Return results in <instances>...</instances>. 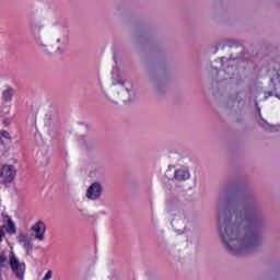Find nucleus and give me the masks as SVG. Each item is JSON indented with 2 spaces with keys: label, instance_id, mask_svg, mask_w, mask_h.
<instances>
[{
  "label": "nucleus",
  "instance_id": "nucleus-8",
  "mask_svg": "<svg viewBox=\"0 0 280 280\" xmlns=\"http://www.w3.org/2000/svg\"><path fill=\"white\" fill-rule=\"evenodd\" d=\"M12 97H14V88L8 86L3 92H2V100L4 102H11Z\"/></svg>",
  "mask_w": 280,
  "mask_h": 280
},
{
  "label": "nucleus",
  "instance_id": "nucleus-13",
  "mask_svg": "<svg viewBox=\"0 0 280 280\" xmlns=\"http://www.w3.org/2000/svg\"><path fill=\"white\" fill-rule=\"evenodd\" d=\"M258 113H261V109H260V108H258Z\"/></svg>",
  "mask_w": 280,
  "mask_h": 280
},
{
  "label": "nucleus",
  "instance_id": "nucleus-14",
  "mask_svg": "<svg viewBox=\"0 0 280 280\" xmlns=\"http://www.w3.org/2000/svg\"><path fill=\"white\" fill-rule=\"evenodd\" d=\"M277 97H279V98H280V96H279V95H277Z\"/></svg>",
  "mask_w": 280,
  "mask_h": 280
},
{
  "label": "nucleus",
  "instance_id": "nucleus-5",
  "mask_svg": "<svg viewBox=\"0 0 280 280\" xmlns=\"http://www.w3.org/2000/svg\"><path fill=\"white\" fill-rule=\"evenodd\" d=\"M102 196V185L100 183H94L88 188L86 197L90 200H97Z\"/></svg>",
  "mask_w": 280,
  "mask_h": 280
},
{
  "label": "nucleus",
  "instance_id": "nucleus-10",
  "mask_svg": "<svg viewBox=\"0 0 280 280\" xmlns=\"http://www.w3.org/2000/svg\"><path fill=\"white\" fill-rule=\"evenodd\" d=\"M51 277H54V271H52L51 269H49V270L45 273L43 280H51Z\"/></svg>",
  "mask_w": 280,
  "mask_h": 280
},
{
  "label": "nucleus",
  "instance_id": "nucleus-3",
  "mask_svg": "<svg viewBox=\"0 0 280 280\" xmlns=\"http://www.w3.org/2000/svg\"><path fill=\"white\" fill-rule=\"evenodd\" d=\"M9 265L13 275H15L16 279L25 280V270H26L25 262L19 261V258H16L14 254H12L9 257Z\"/></svg>",
  "mask_w": 280,
  "mask_h": 280
},
{
  "label": "nucleus",
  "instance_id": "nucleus-11",
  "mask_svg": "<svg viewBox=\"0 0 280 280\" xmlns=\"http://www.w3.org/2000/svg\"><path fill=\"white\" fill-rule=\"evenodd\" d=\"M0 135L3 139H11L10 132H8L7 130H2Z\"/></svg>",
  "mask_w": 280,
  "mask_h": 280
},
{
  "label": "nucleus",
  "instance_id": "nucleus-1",
  "mask_svg": "<svg viewBox=\"0 0 280 280\" xmlns=\"http://www.w3.org/2000/svg\"><path fill=\"white\" fill-rule=\"evenodd\" d=\"M231 210L223 208L219 211V231L228 253L246 255V253L255 250L261 242L257 212L253 208H245L236 214L244 226L243 230L240 225L231 223Z\"/></svg>",
  "mask_w": 280,
  "mask_h": 280
},
{
  "label": "nucleus",
  "instance_id": "nucleus-9",
  "mask_svg": "<svg viewBox=\"0 0 280 280\" xmlns=\"http://www.w3.org/2000/svg\"><path fill=\"white\" fill-rule=\"evenodd\" d=\"M24 248L25 250H27V253L32 252L34 248V245H32V243L30 241H25L24 242Z\"/></svg>",
  "mask_w": 280,
  "mask_h": 280
},
{
  "label": "nucleus",
  "instance_id": "nucleus-4",
  "mask_svg": "<svg viewBox=\"0 0 280 280\" xmlns=\"http://www.w3.org/2000/svg\"><path fill=\"white\" fill-rule=\"evenodd\" d=\"M31 231L35 240H37L38 242H45L47 225L44 221H37L35 224L32 225Z\"/></svg>",
  "mask_w": 280,
  "mask_h": 280
},
{
  "label": "nucleus",
  "instance_id": "nucleus-2",
  "mask_svg": "<svg viewBox=\"0 0 280 280\" xmlns=\"http://www.w3.org/2000/svg\"><path fill=\"white\" fill-rule=\"evenodd\" d=\"M16 178V167L14 165L4 164L0 168V184L10 187Z\"/></svg>",
  "mask_w": 280,
  "mask_h": 280
},
{
  "label": "nucleus",
  "instance_id": "nucleus-6",
  "mask_svg": "<svg viewBox=\"0 0 280 280\" xmlns=\"http://www.w3.org/2000/svg\"><path fill=\"white\" fill-rule=\"evenodd\" d=\"M3 222L7 223L5 231L9 235H16V224L10 215L3 217Z\"/></svg>",
  "mask_w": 280,
  "mask_h": 280
},
{
  "label": "nucleus",
  "instance_id": "nucleus-12",
  "mask_svg": "<svg viewBox=\"0 0 280 280\" xmlns=\"http://www.w3.org/2000/svg\"><path fill=\"white\" fill-rule=\"evenodd\" d=\"M4 228H5V225L0 228V244H1V242H3V237L5 236V232H3Z\"/></svg>",
  "mask_w": 280,
  "mask_h": 280
},
{
  "label": "nucleus",
  "instance_id": "nucleus-7",
  "mask_svg": "<svg viewBox=\"0 0 280 280\" xmlns=\"http://www.w3.org/2000/svg\"><path fill=\"white\" fill-rule=\"evenodd\" d=\"M174 178L176 180H188L189 178V170L187 168H179L175 171Z\"/></svg>",
  "mask_w": 280,
  "mask_h": 280
}]
</instances>
